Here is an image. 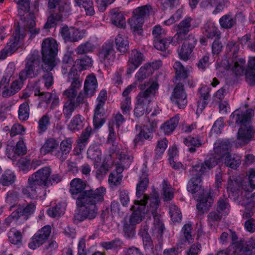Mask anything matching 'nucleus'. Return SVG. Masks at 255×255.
I'll list each match as a JSON object with an SVG mask.
<instances>
[{
	"mask_svg": "<svg viewBox=\"0 0 255 255\" xmlns=\"http://www.w3.org/2000/svg\"><path fill=\"white\" fill-rule=\"evenodd\" d=\"M139 132L137 134L134 139L135 145L142 142L145 139L150 140L153 137V132L149 130L148 126H144L143 128L139 127Z\"/></svg>",
	"mask_w": 255,
	"mask_h": 255,
	"instance_id": "33",
	"label": "nucleus"
},
{
	"mask_svg": "<svg viewBox=\"0 0 255 255\" xmlns=\"http://www.w3.org/2000/svg\"><path fill=\"white\" fill-rule=\"evenodd\" d=\"M248 182H244L243 189L246 192H252L255 189V170L251 169L249 171Z\"/></svg>",
	"mask_w": 255,
	"mask_h": 255,
	"instance_id": "46",
	"label": "nucleus"
},
{
	"mask_svg": "<svg viewBox=\"0 0 255 255\" xmlns=\"http://www.w3.org/2000/svg\"><path fill=\"white\" fill-rule=\"evenodd\" d=\"M167 144L168 141L166 138L158 141L155 149V154L159 156H161L166 149Z\"/></svg>",
	"mask_w": 255,
	"mask_h": 255,
	"instance_id": "60",
	"label": "nucleus"
},
{
	"mask_svg": "<svg viewBox=\"0 0 255 255\" xmlns=\"http://www.w3.org/2000/svg\"><path fill=\"white\" fill-rule=\"evenodd\" d=\"M246 60L244 58H240L235 61L232 67L233 71L237 76L246 75L248 82L250 85H255V57L250 58L248 70L245 67Z\"/></svg>",
	"mask_w": 255,
	"mask_h": 255,
	"instance_id": "11",
	"label": "nucleus"
},
{
	"mask_svg": "<svg viewBox=\"0 0 255 255\" xmlns=\"http://www.w3.org/2000/svg\"><path fill=\"white\" fill-rule=\"evenodd\" d=\"M86 188L85 182L80 179L75 178L70 182V192L72 198L76 199L77 206L81 208L75 211L74 215L75 222L95 219L98 214V204L104 200L106 189L103 187L95 189H86Z\"/></svg>",
	"mask_w": 255,
	"mask_h": 255,
	"instance_id": "1",
	"label": "nucleus"
},
{
	"mask_svg": "<svg viewBox=\"0 0 255 255\" xmlns=\"http://www.w3.org/2000/svg\"><path fill=\"white\" fill-rule=\"evenodd\" d=\"M204 32L208 38H217L220 37L221 32L212 23H207L204 25Z\"/></svg>",
	"mask_w": 255,
	"mask_h": 255,
	"instance_id": "38",
	"label": "nucleus"
},
{
	"mask_svg": "<svg viewBox=\"0 0 255 255\" xmlns=\"http://www.w3.org/2000/svg\"><path fill=\"white\" fill-rule=\"evenodd\" d=\"M9 242L14 245H18L21 243L22 235L20 231L15 228H12L8 233Z\"/></svg>",
	"mask_w": 255,
	"mask_h": 255,
	"instance_id": "49",
	"label": "nucleus"
},
{
	"mask_svg": "<svg viewBox=\"0 0 255 255\" xmlns=\"http://www.w3.org/2000/svg\"><path fill=\"white\" fill-rule=\"evenodd\" d=\"M97 168L96 177L98 179H102L109 171V165L107 163L103 162L100 166H98Z\"/></svg>",
	"mask_w": 255,
	"mask_h": 255,
	"instance_id": "63",
	"label": "nucleus"
},
{
	"mask_svg": "<svg viewBox=\"0 0 255 255\" xmlns=\"http://www.w3.org/2000/svg\"><path fill=\"white\" fill-rule=\"evenodd\" d=\"M95 49V46L90 41H86L79 45L75 51L78 54H85L91 52Z\"/></svg>",
	"mask_w": 255,
	"mask_h": 255,
	"instance_id": "52",
	"label": "nucleus"
},
{
	"mask_svg": "<svg viewBox=\"0 0 255 255\" xmlns=\"http://www.w3.org/2000/svg\"><path fill=\"white\" fill-rule=\"evenodd\" d=\"M112 23L118 27L123 28L126 26V20L124 15L117 9L111 11Z\"/></svg>",
	"mask_w": 255,
	"mask_h": 255,
	"instance_id": "37",
	"label": "nucleus"
},
{
	"mask_svg": "<svg viewBox=\"0 0 255 255\" xmlns=\"http://www.w3.org/2000/svg\"><path fill=\"white\" fill-rule=\"evenodd\" d=\"M97 86V81L95 76L93 74L88 76L85 81L83 91H81L84 96V100L95 95Z\"/></svg>",
	"mask_w": 255,
	"mask_h": 255,
	"instance_id": "22",
	"label": "nucleus"
},
{
	"mask_svg": "<svg viewBox=\"0 0 255 255\" xmlns=\"http://www.w3.org/2000/svg\"><path fill=\"white\" fill-rule=\"evenodd\" d=\"M152 73V68L150 67V65L145 64L140 67L139 71L136 73L135 77L138 80H143L149 76Z\"/></svg>",
	"mask_w": 255,
	"mask_h": 255,
	"instance_id": "53",
	"label": "nucleus"
},
{
	"mask_svg": "<svg viewBox=\"0 0 255 255\" xmlns=\"http://www.w3.org/2000/svg\"><path fill=\"white\" fill-rule=\"evenodd\" d=\"M73 140L71 138H67L63 140L60 144V149L54 151L53 155L58 158L61 162L67 158L68 154L72 149Z\"/></svg>",
	"mask_w": 255,
	"mask_h": 255,
	"instance_id": "23",
	"label": "nucleus"
},
{
	"mask_svg": "<svg viewBox=\"0 0 255 255\" xmlns=\"http://www.w3.org/2000/svg\"><path fill=\"white\" fill-rule=\"evenodd\" d=\"M131 100L130 98L127 97L122 102L121 108L124 115H129L130 110Z\"/></svg>",
	"mask_w": 255,
	"mask_h": 255,
	"instance_id": "61",
	"label": "nucleus"
},
{
	"mask_svg": "<svg viewBox=\"0 0 255 255\" xmlns=\"http://www.w3.org/2000/svg\"><path fill=\"white\" fill-rule=\"evenodd\" d=\"M61 67L62 69V72L63 74H66L68 70L70 69V71L68 74L67 82L70 83L71 85L72 81H69V79H77L78 81L80 82L81 86H82V79L80 78V72L77 70L75 62L74 61L72 57L70 55H65L63 56Z\"/></svg>",
	"mask_w": 255,
	"mask_h": 255,
	"instance_id": "12",
	"label": "nucleus"
},
{
	"mask_svg": "<svg viewBox=\"0 0 255 255\" xmlns=\"http://www.w3.org/2000/svg\"><path fill=\"white\" fill-rule=\"evenodd\" d=\"M92 59L88 56H84L82 58L78 59L75 61L77 68L80 73L81 71L86 69L88 67H91L92 65Z\"/></svg>",
	"mask_w": 255,
	"mask_h": 255,
	"instance_id": "50",
	"label": "nucleus"
},
{
	"mask_svg": "<svg viewBox=\"0 0 255 255\" xmlns=\"http://www.w3.org/2000/svg\"><path fill=\"white\" fill-rule=\"evenodd\" d=\"M50 233V226H45L39 230L32 237L31 241L28 244V247L31 249L35 250L46 242Z\"/></svg>",
	"mask_w": 255,
	"mask_h": 255,
	"instance_id": "16",
	"label": "nucleus"
},
{
	"mask_svg": "<svg viewBox=\"0 0 255 255\" xmlns=\"http://www.w3.org/2000/svg\"><path fill=\"white\" fill-rule=\"evenodd\" d=\"M244 184L243 182L242 178L239 176H232L230 177L228 184L227 191L230 197L231 195L234 197H237L239 195L238 190L240 187Z\"/></svg>",
	"mask_w": 255,
	"mask_h": 255,
	"instance_id": "25",
	"label": "nucleus"
},
{
	"mask_svg": "<svg viewBox=\"0 0 255 255\" xmlns=\"http://www.w3.org/2000/svg\"><path fill=\"white\" fill-rule=\"evenodd\" d=\"M225 216L219 211L215 210L210 212L208 215V220L210 222H219Z\"/></svg>",
	"mask_w": 255,
	"mask_h": 255,
	"instance_id": "64",
	"label": "nucleus"
},
{
	"mask_svg": "<svg viewBox=\"0 0 255 255\" xmlns=\"http://www.w3.org/2000/svg\"><path fill=\"white\" fill-rule=\"evenodd\" d=\"M51 173L50 167H44L31 175L28 179L27 185L22 189V194L31 199L41 197L42 193L45 194Z\"/></svg>",
	"mask_w": 255,
	"mask_h": 255,
	"instance_id": "5",
	"label": "nucleus"
},
{
	"mask_svg": "<svg viewBox=\"0 0 255 255\" xmlns=\"http://www.w3.org/2000/svg\"><path fill=\"white\" fill-rule=\"evenodd\" d=\"M86 31L85 29L79 30L71 27L69 42H74L82 39L85 36Z\"/></svg>",
	"mask_w": 255,
	"mask_h": 255,
	"instance_id": "54",
	"label": "nucleus"
},
{
	"mask_svg": "<svg viewBox=\"0 0 255 255\" xmlns=\"http://www.w3.org/2000/svg\"><path fill=\"white\" fill-rule=\"evenodd\" d=\"M171 100L174 104L177 105L179 109H184L186 106L187 94L182 83L179 82L176 84L173 90Z\"/></svg>",
	"mask_w": 255,
	"mask_h": 255,
	"instance_id": "18",
	"label": "nucleus"
},
{
	"mask_svg": "<svg viewBox=\"0 0 255 255\" xmlns=\"http://www.w3.org/2000/svg\"><path fill=\"white\" fill-rule=\"evenodd\" d=\"M241 163V157L238 155L231 153L226 154L224 157V164L233 169H237Z\"/></svg>",
	"mask_w": 255,
	"mask_h": 255,
	"instance_id": "34",
	"label": "nucleus"
},
{
	"mask_svg": "<svg viewBox=\"0 0 255 255\" xmlns=\"http://www.w3.org/2000/svg\"><path fill=\"white\" fill-rule=\"evenodd\" d=\"M184 40L185 41L183 43L178 55L181 59L186 61L190 58L191 54L196 44L197 39L194 35L189 34L187 38Z\"/></svg>",
	"mask_w": 255,
	"mask_h": 255,
	"instance_id": "21",
	"label": "nucleus"
},
{
	"mask_svg": "<svg viewBox=\"0 0 255 255\" xmlns=\"http://www.w3.org/2000/svg\"><path fill=\"white\" fill-rule=\"evenodd\" d=\"M72 80L70 86L63 92V95L67 100L64 102L63 113L65 118L68 120L71 117L73 112L81 104L84 103V96L82 92L77 94L78 90L81 88L80 82L77 79H69Z\"/></svg>",
	"mask_w": 255,
	"mask_h": 255,
	"instance_id": "8",
	"label": "nucleus"
},
{
	"mask_svg": "<svg viewBox=\"0 0 255 255\" xmlns=\"http://www.w3.org/2000/svg\"><path fill=\"white\" fill-rule=\"evenodd\" d=\"M85 123L84 119L78 114L72 118L68 126V128L73 131H77L84 128Z\"/></svg>",
	"mask_w": 255,
	"mask_h": 255,
	"instance_id": "35",
	"label": "nucleus"
},
{
	"mask_svg": "<svg viewBox=\"0 0 255 255\" xmlns=\"http://www.w3.org/2000/svg\"><path fill=\"white\" fill-rule=\"evenodd\" d=\"M99 60L105 65L113 63L116 58V52L113 42L104 43L98 53Z\"/></svg>",
	"mask_w": 255,
	"mask_h": 255,
	"instance_id": "14",
	"label": "nucleus"
},
{
	"mask_svg": "<svg viewBox=\"0 0 255 255\" xmlns=\"http://www.w3.org/2000/svg\"><path fill=\"white\" fill-rule=\"evenodd\" d=\"M133 14V16L129 19L131 28L134 33L141 35L143 32L142 25L144 19L135 13Z\"/></svg>",
	"mask_w": 255,
	"mask_h": 255,
	"instance_id": "30",
	"label": "nucleus"
},
{
	"mask_svg": "<svg viewBox=\"0 0 255 255\" xmlns=\"http://www.w3.org/2000/svg\"><path fill=\"white\" fill-rule=\"evenodd\" d=\"M153 41L154 47L157 50L161 51H165L170 44L176 46L180 43L179 41H175L173 39V37L154 39Z\"/></svg>",
	"mask_w": 255,
	"mask_h": 255,
	"instance_id": "27",
	"label": "nucleus"
},
{
	"mask_svg": "<svg viewBox=\"0 0 255 255\" xmlns=\"http://www.w3.org/2000/svg\"><path fill=\"white\" fill-rule=\"evenodd\" d=\"M192 19L190 17H187L182 20L177 26L176 34L173 36V39L175 41L180 42L187 38L189 32L192 29L191 22Z\"/></svg>",
	"mask_w": 255,
	"mask_h": 255,
	"instance_id": "19",
	"label": "nucleus"
},
{
	"mask_svg": "<svg viewBox=\"0 0 255 255\" xmlns=\"http://www.w3.org/2000/svg\"><path fill=\"white\" fill-rule=\"evenodd\" d=\"M169 213L171 219L173 222H179L182 219L181 212L175 205H171L169 207Z\"/></svg>",
	"mask_w": 255,
	"mask_h": 255,
	"instance_id": "56",
	"label": "nucleus"
},
{
	"mask_svg": "<svg viewBox=\"0 0 255 255\" xmlns=\"http://www.w3.org/2000/svg\"><path fill=\"white\" fill-rule=\"evenodd\" d=\"M123 232L125 236L128 238H132L134 235V225L127 222H125L123 225Z\"/></svg>",
	"mask_w": 255,
	"mask_h": 255,
	"instance_id": "59",
	"label": "nucleus"
},
{
	"mask_svg": "<svg viewBox=\"0 0 255 255\" xmlns=\"http://www.w3.org/2000/svg\"><path fill=\"white\" fill-rule=\"evenodd\" d=\"M144 56L140 51L134 49L131 51L128 62L127 74L133 73L144 61Z\"/></svg>",
	"mask_w": 255,
	"mask_h": 255,
	"instance_id": "20",
	"label": "nucleus"
},
{
	"mask_svg": "<svg viewBox=\"0 0 255 255\" xmlns=\"http://www.w3.org/2000/svg\"><path fill=\"white\" fill-rule=\"evenodd\" d=\"M148 198L144 196L143 199L135 201L134 203L137 206L136 208L132 206L131 210H134L129 218V223L133 225H135L140 223L142 218L146 214H151L153 216V224L155 230L162 236L164 231L165 227L162 222L160 220L159 216L156 214L157 209L159 207V196L155 195L150 200V203L146 209V205L147 204Z\"/></svg>",
	"mask_w": 255,
	"mask_h": 255,
	"instance_id": "3",
	"label": "nucleus"
},
{
	"mask_svg": "<svg viewBox=\"0 0 255 255\" xmlns=\"http://www.w3.org/2000/svg\"><path fill=\"white\" fill-rule=\"evenodd\" d=\"M64 209L62 208L60 204H57L47 210L48 216L52 218H59L64 214Z\"/></svg>",
	"mask_w": 255,
	"mask_h": 255,
	"instance_id": "55",
	"label": "nucleus"
},
{
	"mask_svg": "<svg viewBox=\"0 0 255 255\" xmlns=\"http://www.w3.org/2000/svg\"><path fill=\"white\" fill-rule=\"evenodd\" d=\"M144 165V167L141 170V174L139 175V182L136 185V195L138 199H143L144 196L148 198L147 203H150V200L151 198L154 197L155 195H158L156 193L153 194L152 196L149 197L147 195L144 194V192L147 189L149 184V179L148 177V173L146 166Z\"/></svg>",
	"mask_w": 255,
	"mask_h": 255,
	"instance_id": "15",
	"label": "nucleus"
},
{
	"mask_svg": "<svg viewBox=\"0 0 255 255\" xmlns=\"http://www.w3.org/2000/svg\"><path fill=\"white\" fill-rule=\"evenodd\" d=\"M219 22L222 27L229 29L236 24V18L230 14H225L220 18Z\"/></svg>",
	"mask_w": 255,
	"mask_h": 255,
	"instance_id": "42",
	"label": "nucleus"
},
{
	"mask_svg": "<svg viewBox=\"0 0 255 255\" xmlns=\"http://www.w3.org/2000/svg\"><path fill=\"white\" fill-rule=\"evenodd\" d=\"M77 5L84 8L87 15L92 16L95 13L93 3L91 0H75Z\"/></svg>",
	"mask_w": 255,
	"mask_h": 255,
	"instance_id": "45",
	"label": "nucleus"
},
{
	"mask_svg": "<svg viewBox=\"0 0 255 255\" xmlns=\"http://www.w3.org/2000/svg\"><path fill=\"white\" fill-rule=\"evenodd\" d=\"M159 85L156 82H152L150 86L144 91H141L137 97V103L146 107L151 102L155 96Z\"/></svg>",
	"mask_w": 255,
	"mask_h": 255,
	"instance_id": "17",
	"label": "nucleus"
},
{
	"mask_svg": "<svg viewBox=\"0 0 255 255\" xmlns=\"http://www.w3.org/2000/svg\"><path fill=\"white\" fill-rule=\"evenodd\" d=\"M58 52V45L53 38H47L43 40L41 45V68L47 72L42 77L45 87L49 88L53 84V76L49 71L56 65V56Z\"/></svg>",
	"mask_w": 255,
	"mask_h": 255,
	"instance_id": "4",
	"label": "nucleus"
},
{
	"mask_svg": "<svg viewBox=\"0 0 255 255\" xmlns=\"http://www.w3.org/2000/svg\"><path fill=\"white\" fill-rule=\"evenodd\" d=\"M7 156L9 158L14 160L17 156L26 154L27 149L23 141H18L15 146H7L6 148Z\"/></svg>",
	"mask_w": 255,
	"mask_h": 255,
	"instance_id": "24",
	"label": "nucleus"
},
{
	"mask_svg": "<svg viewBox=\"0 0 255 255\" xmlns=\"http://www.w3.org/2000/svg\"><path fill=\"white\" fill-rule=\"evenodd\" d=\"M254 115V110L252 109L243 110L240 108L235 111L230 116V119L235 120L237 124L245 126L240 128L237 133V139L241 145L248 143L254 136L255 130L253 127H247L251 123Z\"/></svg>",
	"mask_w": 255,
	"mask_h": 255,
	"instance_id": "6",
	"label": "nucleus"
},
{
	"mask_svg": "<svg viewBox=\"0 0 255 255\" xmlns=\"http://www.w3.org/2000/svg\"><path fill=\"white\" fill-rule=\"evenodd\" d=\"M180 119L179 115H176L163 124L160 127L161 130L165 134H170L175 129L179 123Z\"/></svg>",
	"mask_w": 255,
	"mask_h": 255,
	"instance_id": "31",
	"label": "nucleus"
},
{
	"mask_svg": "<svg viewBox=\"0 0 255 255\" xmlns=\"http://www.w3.org/2000/svg\"><path fill=\"white\" fill-rule=\"evenodd\" d=\"M101 151L97 144H93L90 146L87 150V157L94 161L95 168H98V163L101 160Z\"/></svg>",
	"mask_w": 255,
	"mask_h": 255,
	"instance_id": "26",
	"label": "nucleus"
},
{
	"mask_svg": "<svg viewBox=\"0 0 255 255\" xmlns=\"http://www.w3.org/2000/svg\"><path fill=\"white\" fill-rule=\"evenodd\" d=\"M200 200L196 207L199 211L204 213L208 210L209 208L211 206V202L209 201V199L212 200L209 196L203 197H199Z\"/></svg>",
	"mask_w": 255,
	"mask_h": 255,
	"instance_id": "51",
	"label": "nucleus"
},
{
	"mask_svg": "<svg viewBox=\"0 0 255 255\" xmlns=\"http://www.w3.org/2000/svg\"><path fill=\"white\" fill-rule=\"evenodd\" d=\"M184 144L188 147L187 150L191 153L196 151V148L201 146V140L198 137H188L184 139Z\"/></svg>",
	"mask_w": 255,
	"mask_h": 255,
	"instance_id": "39",
	"label": "nucleus"
},
{
	"mask_svg": "<svg viewBox=\"0 0 255 255\" xmlns=\"http://www.w3.org/2000/svg\"><path fill=\"white\" fill-rule=\"evenodd\" d=\"M133 14V16L129 19L131 28L134 33L141 35L143 32L142 25L144 19L135 13Z\"/></svg>",
	"mask_w": 255,
	"mask_h": 255,
	"instance_id": "29",
	"label": "nucleus"
},
{
	"mask_svg": "<svg viewBox=\"0 0 255 255\" xmlns=\"http://www.w3.org/2000/svg\"><path fill=\"white\" fill-rule=\"evenodd\" d=\"M162 190L164 201H170L173 198V192L172 189L170 185L167 184V181L165 180L162 182Z\"/></svg>",
	"mask_w": 255,
	"mask_h": 255,
	"instance_id": "57",
	"label": "nucleus"
},
{
	"mask_svg": "<svg viewBox=\"0 0 255 255\" xmlns=\"http://www.w3.org/2000/svg\"><path fill=\"white\" fill-rule=\"evenodd\" d=\"M123 175L111 173L109 176V183L112 185L117 186L121 184L123 179Z\"/></svg>",
	"mask_w": 255,
	"mask_h": 255,
	"instance_id": "62",
	"label": "nucleus"
},
{
	"mask_svg": "<svg viewBox=\"0 0 255 255\" xmlns=\"http://www.w3.org/2000/svg\"><path fill=\"white\" fill-rule=\"evenodd\" d=\"M50 125V117L47 114L44 115L38 122L37 132L39 134H43Z\"/></svg>",
	"mask_w": 255,
	"mask_h": 255,
	"instance_id": "44",
	"label": "nucleus"
},
{
	"mask_svg": "<svg viewBox=\"0 0 255 255\" xmlns=\"http://www.w3.org/2000/svg\"><path fill=\"white\" fill-rule=\"evenodd\" d=\"M230 207L228 199L220 198L217 203L215 209L226 216L229 213Z\"/></svg>",
	"mask_w": 255,
	"mask_h": 255,
	"instance_id": "48",
	"label": "nucleus"
},
{
	"mask_svg": "<svg viewBox=\"0 0 255 255\" xmlns=\"http://www.w3.org/2000/svg\"><path fill=\"white\" fill-rule=\"evenodd\" d=\"M30 109L28 102L20 104L18 111V119L22 121H27L29 117Z\"/></svg>",
	"mask_w": 255,
	"mask_h": 255,
	"instance_id": "47",
	"label": "nucleus"
},
{
	"mask_svg": "<svg viewBox=\"0 0 255 255\" xmlns=\"http://www.w3.org/2000/svg\"><path fill=\"white\" fill-rule=\"evenodd\" d=\"M58 146V142L57 140L53 138H50L45 141L41 147V151L43 152L44 154L51 152L52 154L53 155L54 151H57L56 149Z\"/></svg>",
	"mask_w": 255,
	"mask_h": 255,
	"instance_id": "40",
	"label": "nucleus"
},
{
	"mask_svg": "<svg viewBox=\"0 0 255 255\" xmlns=\"http://www.w3.org/2000/svg\"><path fill=\"white\" fill-rule=\"evenodd\" d=\"M152 7L150 5H145L141 7H139L135 9L133 12V13H135L137 15L144 18L148 16L149 12L152 11Z\"/></svg>",
	"mask_w": 255,
	"mask_h": 255,
	"instance_id": "58",
	"label": "nucleus"
},
{
	"mask_svg": "<svg viewBox=\"0 0 255 255\" xmlns=\"http://www.w3.org/2000/svg\"><path fill=\"white\" fill-rule=\"evenodd\" d=\"M115 42L117 50L122 54L126 53L129 50V42L128 38L122 34H119L116 37Z\"/></svg>",
	"mask_w": 255,
	"mask_h": 255,
	"instance_id": "32",
	"label": "nucleus"
},
{
	"mask_svg": "<svg viewBox=\"0 0 255 255\" xmlns=\"http://www.w3.org/2000/svg\"><path fill=\"white\" fill-rule=\"evenodd\" d=\"M36 204L35 202H30L22 204H14L10 206V209L15 208L14 210L4 220V224L9 226L14 221L18 222L27 221L34 214L36 210Z\"/></svg>",
	"mask_w": 255,
	"mask_h": 255,
	"instance_id": "9",
	"label": "nucleus"
},
{
	"mask_svg": "<svg viewBox=\"0 0 255 255\" xmlns=\"http://www.w3.org/2000/svg\"><path fill=\"white\" fill-rule=\"evenodd\" d=\"M173 67L176 71L175 78L177 80H185L188 77L187 70L179 61H176Z\"/></svg>",
	"mask_w": 255,
	"mask_h": 255,
	"instance_id": "43",
	"label": "nucleus"
},
{
	"mask_svg": "<svg viewBox=\"0 0 255 255\" xmlns=\"http://www.w3.org/2000/svg\"><path fill=\"white\" fill-rule=\"evenodd\" d=\"M20 80H15L13 81L9 87V88L5 89L2 93V95L3 97H8L11 96L17 92H18L23 86V82Z\"/></svg>",
	"mask_w": 255,
	"mask_h": 255,
	"instance_id": "36",
	"label": "nucleus"
},
{
	"mask_svg": "<svg viewBox=\"0 0 255 255\" xmlns=\"http://www.w3.org/2000/svg\"><path fill=\"white\" fill-rule=\"evenodd\" d=\"M58 6V13H53L48 17L47 22L44 25L43 28L49 29L54 27L56 22L61 20L63 15L66 16L69 14L71 11L70 3L67 2H62L57 4ZM57 4L56 5V6Z\"/></svg>",
	"mask_w": 255,
	"mask_h": 255,
	"instance_id": "13",
	"label": "nucleus"
},
{
	"mask_svg": "<svg viewBox=\"0 0 255 255\" xmlns=\"http://www.w3.org/2000/svg\"><path fill=\"white\" fill-rule=\"evenodd\" d=\"M217 164V159L213 157L209 158L204 162H197L193 165L189 171L191 177L187 186L188 191L192 194L200 192V193L204 195V190L202 189V175Z\"/></svg>",
	"mask_w": 255,
	"mask_h": 255,
	"instance_id": "7",
	"label": "nucleus"
},
{
	"mask_svg": "<svg viewBox=\"0 0 255 255\" xmlns=\"http://www.w3.org/2000/svg\"><path fill=\"white\" fill-rule=\"evenodd\" d=\"M16 179L14 172L10 170L4 172L0 178V183L3 186H8L12 184Z\"/></svg>",
	"mask_w": 255,
	"mask_h": 255,
	"instance_id": "41",
	"label": "nucleus"
},
{
	"mask_svg": "<svg viewBox=\"0 0 255 255\" xmlns=\"http://www.w3.org/2000/svg\"><path fill=\"white\" fill-rule=\"evenodd\" d=\"M41 63L39 52L34 50L26 59L24 69L19 74V79L25 81L28 78L37 77L41 72L40 64Z\"/></svg>",
	"mask_w": 255,
	"mask_h": 255,
	"instance_id": "10",
	"label": "nucleus"
},
{
	"mask_svg": "<svg viewBox=\"0 0 255 255\" xmlns=\"http://www.w3.org/2000/svg\"><path fill=\"white\" fill-rule=\"evenodd\" d=\"M231 147V145L228 140H218L214 143V150L216 154L224 157L226 154L230 153L229 150Z\"/></svg>",
	"mask_w": 255,
	"mask_h": 255,
	"instance_id": "28",
	"label": "nucleus"
},
{
	"mask_svg": "<svg viewBox=\"0 0 255 255\" xmlns=\"http://www.w3.org/2000/svg\"><path fill=\"white\" fill-rule=\"evenodd\" d=\"M30 0H18L17 2L18 13L20 15V22L13 34L12 38L7 44L9 51H11L18 47V42L23 39L26 32H29L30 37L38 34L39 28H34L35 22L33 13L28 12L30 8Z\"/></svg>",
	"mask_w": 255,
	"mask_h": 255,
	"instance_id": "2",
	"label": "nucleus"
}]
</instances>
